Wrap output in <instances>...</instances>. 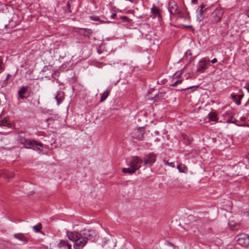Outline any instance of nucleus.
Listing matches in <instances>:
<instances>
[{
  "mask_svg": "<svg viewBox=\"0 0 249 249\" xmlns=\"http://www.w3.org/2000/svg\"><path fill=\"white\" fill-rule=\"evenodd\" d=\"M67 236L69 240L74 242V249H81L86 245L88 240L94 242L98 238V234L96 231L89 229H85L81 232L67 231Z\"/></svg>",
  "mask_w": 249,
  "mask_h": 249,
  "instance_id": "nucleus-1",
  "label": "nucleus"
},
{
  "mask_svg": "<svg viewBox=\"0 0 249 249\" xmlns=\"http://www.w3.org/2000/svg\"><path fill=\"white\" fill-rule=\"evenodd\" d=\"M18 141L23 145L25 148H33L34 150H41L42 148V143H38L32 139H27L25 137L24 133L21 131L18 133Z\"/></svg>",
  "mask_w": 249,
  "mask_h": 249,
  "instance_id": "nucleus-2",
  "label": "nucleus"
},
{
  "mask_svg": "<svg viewBox=\"0 0 249 249\" xmlns=\"http://www.w3.org/2000/svg\"><path fill=\"white\" fill-rule=\"evenodd\" d=\"M157 155L153 152L146 154L143 158L144 165L151 166L156 162Z\"/></svg>",
  "mask_w": 249,
  "mask_h": 249,
  "instance_id": "nucleus-3",
  "label": "nucleus"
},
{
  "mask_svg": "<svg viewBox=\"0 0 249 249\" xmlns=\"http://www.w3.org/2000/svg\"><path fill=\"white\" fill-rule=\"evenodd\" d=\"M222 14L221 10L216 9L210 15L209 20L213 24L216 23L221 20Z\"/></svg>",
  "mask_w": 249,
  "mask_h": 249,
  "instance_id": "nucleus-4",
  "label": "nucleus"
},
{
  "mask_svg": "<svg viewBox=\"0 0 249 249\" xmlns=\"http://www.w3.org/2000/svg\"><path fill=\"white\" fill-rule=\"evenodd\" d=\"M210 65L209 60L205 59L200 60L197 65L196 71L200 73L204 72Z\"/></svg>",
  "mask_w": 249,
  "mask_h": 249,
  "instance_id": "nucleus-5",
  "label": "nucleus"
},
{
  "mask_svg": "<svg viewBox=\"0 0 249 249\" xmlns=\"http://www.w3.org/2000/svg\"><path fill=\"white\" fill-rule=\"evenodd\" d=\"M142 162V159H141L138 156H134L132 158L128 165L129 166H131L133 168H134L136 171L138 169L140 168Z\"/></svg>",
  "mask_w": 249,
  "mask_h": 249,
  "instance_id": "nucleus-6",
  "label": "nucleus"
},
{
  "mask_svg": "<svg viewBox=\"0 0 249 249\" xmlns=\"http://www.w3.org/2000/svg\"><path fill=\"white\" fill-rule=\"evenodd\" d=\"M237 242L239 245L247 247L249 245V236L245 234H241L238 236Z\"/></svg>",
  "mask_w": 249,
  "mask_h": 249,
  "instance_id": "nucleus-7",
  "label": "nucleus"
},
{
  "mask_svg": "<svg viewBox=\"0 0 249 249\" xmlns=\"http://www.w3.org/2000/svg\"><path fill=\"white\" fill-rule=\"evenodd\" d=\"M168 11L171 15L178 14L180 13L178 5L173 0H170L169 2Z\"/></svg>",
  "mask_w": 249,
  "mask_h": 249,
  "instance_id": "nucleus-8",
  "label": "nucleus"
},
{
  "mask_svg": "<svg viewBox=\"0 0 249 249\" xmlns=\"http://www.w3.org/2000/svg\"><path fill=\"white\" fill-rule=\"evenodd\" d=\"M132 137L140 141L143 140L144 131L140 128H136L134 129L133 132L131 133Z\"/></svg>",
  "mask_w": 249,
  "mask_h": 249,
  "instance_id": "nucleus-9",
  "label": "nucleus"
},
{
  "mask_svg": "<svg viewBox=\"0 0 249 249\" xmlns=\"http://www.w3.org/2000/svg\"><path fill=\"white\" fill-rule=\"evenodd\" d=\"M205 5L203 4H201L197 9V14L196 15L197 20L201 21H202L205 16H204V12L205 10H208L207 8H206L205 10H203V8L205 7Z\"/></svg>",
  "mask_w": 249,
  "mask_h": 249,
  "instance_id": "nucleus-10",
  "label": "nucleus"
},
{
  "mask_svg": "<svg viewBox=\"0 0 249 249\" xmlns=\"http://www.w3.org/2000/svg\"><path fill=\"white\" fill-rule=\"evenodd\" d=\"M231 98L237 105H240L241 104V100L243 97L244 94L242 93L239 95H237L232 93L231 94Z\"/></svg>",
  "mask_w": 249,
  "mask_h": 249,
  "instance_id": "nucleus-11",
  "label": "nucleus"
},
{
  "mask_svg": "<svg viewBox=\"0 0 249 249\" xmlns=\"http://www.w3.org/2000/svg\"><path fill=\"white\" fill-rule=\"evenodd\" d=\"M14 237L24 243H27L28 242V238L22 233H15L14 235Z\"/></svg>",
  "mask_w": 249,
  "mask_h": 249,
  "instance_id": "nucleus-12",
  "label": "nucleus"
},
{
  "mask_svg": "<svg viewBox=\"0 0 249 249\" xmlns=\"http://www.w3.org/2000/svg\"><path fill=\"white\" fill-rule=\"evenodd\" d=\"M151 13L154 15L153 18H155L156 17H158L159 18H161L160 9L158 7L153 6L151 8Z\"/></svg>",
  "mask_w": 249,
  "mask_h": 249,
  "instance_id": "nucleus-13",
  "label": "nucleus"
},
{
  "mask_svg": "<svg viewBox=\"0 0 249 249\" xmlns=\"http://www.w3.org/2000/svg\"><path fill=\"white\" fill-rule=\"evenodd\" d=\"M122 172L124 173H127L129 175H131L136 172L135 169L129 166L128 168H123L122 169Z\"/></svg>",
  "mask_w": 249,
  "mask_h": 249,
  "instance_id": "nucleus-14",
  "label": "nucleus"
},
{
  "mask_svg": "<svg viewBox=\"0 0 249 249\" xmlns=\"http://www.w3.org/2000/svg\"><path fill=\"white\" fill-rule=\"evenodd\" d=\"M28 90V87L25 86H22L20 89L18 91V94L19 96V97L21 99H23L24 97L23 96V94H24Z\"/></svg>",
  "mask_w": 249,
  "mask_h": 249,
  "instance_id": "nucleus-15",
  "label": "nucleus"
},
{
  "mask_svg": "<svg viewBox=\"0 0 249 249\" xmlns=\"http://www.w3.org/2000/svg\"><path fill=\"white\" fill-rule=\"evenodd\" d=\"M110 92V90L107 89L103 93H102L100 98V102H103L105 101L108 96Z\"/></svg>",
  "mask_w": 249,
  "mask_h": 249,
  "instance_id": "nucleus-16",
  "label": "nucleus"
},
{
  "mask_svg": "<svg viewBox=\"0 0 249 249\" xmlns=\"http://www.w3.org/2000/svg\"><path fill=\"white\" fill-rule=\"evenodd\" d=\"M209 120L213 122H216L218 120L217 115L214 112H210L208 114Z\"/></svg>",
  "mask_w": 249,
  "mask_h": 249,
  "instance_id": "nucleus-17",
  "label": "nucleus"
},
{
  "mask_svg": "<svg viewBox=\"0 0 249 249\" xmlns=\"http://www.w3.org/2000/svg\"><path fill=\"white\" fill-rule=\"evenodd\" d=\"M81 30L84 31L83 35L85 36H88L89 37L93 33L92 30L90 29L81 28Z\"/></svg>",
  "mask_w": 249,
  "mask_h": 249,
  "instance_id": "nucleus-18",
  "label": "nucleus"
},
{
  "mask_svg": "<svg viewBox=\"0 0 249 249\" xmlns=\"http://www.w3.org/2000/svg\"><path fill=\"white\" fill-rule=\"evenodd\" d=\"M177 168L180 173H186L187 171V168L184 164H180L177 166Z\"/></svg>",
  "mask_w": 249,
  "mask_h": 249,
  "instance_id": "nucleus-19",
  "label": "nucleus"
},
{
  "mask_svg": "<svg viewBox=\"0 0 249 249\" xmlns=\"http://www.w3.org/2000/svg\"><path fill=\"white\" fill-rule=\"evenodd\" d=\"M68 242L65 240H60L59 243L57 244L59 248H65L67 247Z\"/></svg>",
  "mask_w": 249,
  "mask_h": 249,
  "instance_id": "nucleus-20",
  "label": "nucleus"
},
{
  "mask_svg": "<svg viewBox=\"0 0 249 249\" xmlns=\"http://www.w3.org/2000/svg\"><path fill=\"white\" fill-rule=\"evenodd\" d=\"M89 18L92 20L99 21L100 23H110L109 21L101 20L99 17L97 16H90Z\"/></svg>",
  "mask_w": 249,
  "mask_h": 249,
  "instance_id": "nucleus-21",
  "label": "nucleus"
},
{
  "mask_svg": "<svg viewBox=\"0 0 249 249\" xmlns=\"http://www.w3.org/2000/svg\"><path fill=\"white\" fill-rule=\"evenodd\" d=\"M33 230L36 232H40L42 229V225L41 223H38L36 225L34 226L33 227Z\"/></svg>",
  "mask_w": 249,
  "mask_h": 249,
  "instance_id": "nucleus-22",
  "label": "nucleus"
},
{
  "mask_svg": "<svg viewBox=\"0 0 249 249\" xmlns=\"http://www.w3.org/2000/svg\"><path fill=\"white\" fill-rule=\"evenodd\" d=\"M120 18L124 22L129 23L130 21H132V19L129 18L125 16H121Z\"/></svg>",
  "mask_w": 249,
  "mask_h": 249,
  "instance_id": "nucleus-23",
  "label": "nucleus"
},
{
  "mask_svg": "<svg viewBox=\"0 0 249 249\" xmlns=\"http://www.w3.org/2000/svg\"><path fill=\"white\" fill-rule=\"evenodd\" d=\"M2 125H8L10 128H14V126L10 123H8V121L6 120H3L1 122Z\"/></svg>",
  "mask_w": 249,
  "mask_h": 249,
  "instance_id": "nucleus-24",
  "label": "nucleus"
},
{
  "mask_svg": "<svg viewBox=\"0 0 249 249\" xmlns=\"http://www.w3.org/2000/svg\"><path fill=\"white\" fill-rule=\"evenodd\" d=\"M166 92H159L158 94L155 95V98H162L164 97Z\"/></svg>",
  "mask_w": 249,
  "mask_h": 249,
  "instance_id": "nucleus-25",
  "label": "nucleus"
},
{
  "mask_svg": "<svg viewBox=\"0 0 249 249\" xmlns=\"http://www.w3.org/2000/svg\"><path fill=\"white\" fill-rule=\"evenodd\" d=\"M236 120L232 116H230L229 119L227 120V122L228 123L235 124Z\"/></svg>",
  "mask_w": 249,
  "mask_h": 249,
  "instance_id": "nucleus-26",
  "label": "nucleus"
},
{
  "mask_svg": "<svg viewBox=\"0 0 249 249\" xmlns=\"http://www.w3.org/2000/svg\"><path fill=\"white\" fill-rule=\"evenodd\" d=\"M163 162H164V164H165L166 165L170 166L172 167H174L175 166L174 162H169L168 161H167L166 160H164Z\"/></svg>",
  "mask_w": 249,
  "mask_h": 249,
  "instance_id": "nucleus-27",
  "label": "nucleus"
},
{
  "mask_svg": "<svg viewBox=\"0 0 249 249\" xmlns=\"http://www.w3.org/2000/svg\"><path fill=\"white\" fill-rule=\"evenodd\" d=\"M182 80L181 79H178L175 81L173 84H171L170 85L171 86L175 87L177 85L181 84L182 83Z\"/></svg>",
  "mask_w": 249,
  "mask_h": 249,
  "instance_id": "nucleus-28",
  "label": "nucleus"
},
{
  "mask_svg": "<svg viewBox=\"0 0 249 249\" xmlns=\"http://www.w3.org/2000/svg\"><path fill=\"white\" fill-rule=\"evenodd\" d=\"M14 174L12 172L9 173L8 175H6V177L9 179L14 178Z\"/></svg>",
  "mask_w": 249,
  "mask_h": 249,
  "instance_id": "nucleus-29",
  "label": "nucleus"
},
{
  "mask_svg": "<svg viewBox=\"0 0 249 249\" xmlns=\"http://www.w3.org/2000/svg\"><path fill=\"white\" fill-rule=\"evenodd\" d=\"M2 61L0 59V73H1L4 70V68L2 67Z\"/></svg>",
  "mask_w": 249,
  "mask_h": 249,
  "instance_id": "nucleus-30",
  "label": "nucleus"
},
{
  "mask_svg": "<svg viewBox=\"0 0 249 249\" xmlns=\"http://www.w3.org/2000/svg\"><path fill=\"white\" fill-rule=\"evenodd\" d=\"M193 87L198 88V86H194V87L191 86V87H186V88L181 89L180 90H187V89H192Z\"/></svg>",
  "mask_w": 249,
  "mask_h": 249,
  "instance_id": "nucleus-31",
  "label": "nucleus"
},
{
  "mask_svg": "<svg viewBox=\"0 0 249 249\" xmlns=\"http://www.w3.org/2000/svg\"><path fill=\"white\" fill-rule=\"evenodd\" d=\"M182 26H183V27L184 28H191V29H193V26L192 25H182Z\"/></svg>",
  "mask_w": 249,
  "mask_h": 249,
  "instance_id": "nucleus-32",
  "label": "nucleus"
},
{
  "mask_svg": "<svg viewBox=\"0 0 249 249\" xmlns=\"http://www.w3.org/2000/svg\"><path fill=\"white\" fill-rule=\"evenodd\" d=\"M116 16L117 14L115 13H113L111 15L110 18L112 19H114Z\"/></svg>",
  "mask_w": 249,
  "mask_h": 249,
  "instance_id": "nucleus-33",
  "label": "nucleus"
},
{
  "mask_svg": "<svg viewBox=\"0 0 249 249\" xmlns=\"http://www.w3.org/2000/svg\"><path fill=\"white\" fill-rule=\"evenodd\" d=\"M245 88L248 90L249 92V83H247L245 86Z\"/></svg>",
  "mask_w": 249,
  "mask_h": 249,
  "instance_id": "nucleus-34",
  "label": "nucleus"
},
{
  "mask_svg": "<svg viewBox=\"0 0 249 249\" xmlns=\"http://www.w3.org/2000/svg\"><path fill=\"white\" fill-rule=\"evenodd\" d=\"M55 98L56 100L57 101V105H59L60 103V101L59 100V98H58L57 95H55Z\"/></svg>",
  "mask_w": 249,
  "mask_h": 249,
  "instance_id": "nucleus-35",
  "label": "nucleus"
},
{
  "mask_svg": "<svg viewBox=\"0 0 249 249\" xmlns=\"http://www.w3.org/2000/svg\"><path fill=\"white\" fill-rule=\"evenodd\" d=\"M174 76H175V77H173V80H174L175 79H178V78H180V74H179L176 76H175V75H174Z\"/></svg>",
  "mask_w": 249,
  "mask_h": 249,
  "instance_id": "nucleus-36",
  "label": "nucleus"
},
{
  "mask_svg": "<svg viewBox=\"0 0 249 249\" xmlns=\"http://www.w3.org/2000/svg\"><path fill=\"white\" fill-rule=\"evenodd\" d=\"M217 59H216V58H214L213 59L211 60V62H212V63H213H213H216V62H217Z\"/></svg>",
  "mask_w": 249,
  "mask_h": 249,
  "instance_id": "nucleus-37",
  "label": "nucleus"
},
{
  "mask_svg": "<svg viewBox=\"0 0 249 249\" xmlns=\"http://www.w3.org/2000/svg\"><path fill=\"white\" fill-rule=\"evenodd\" d=\"M67 247H68V249H72L71 248V245L68 242V244L67 245Z\"/></svg>",
  "mask_w": 249,
  "mask_h": 249,
  "instance_id": "nucleus-38",
  "label": "nucleus"
},
{
  "mask_svg": "<svg viewBox=\"0 0 249 249\" xmlns=\"http://www.w3.org/2000/svg\"><path fill=\"white\" fill-rule=\"evenodd\" d=\"M246 158L248 160V161L249 163V154L246 155Z\"/></svg>",
  "mask_w": 249,
  "mask_h": 249,
  "instance_id": "nucleus-39",
  "label": "nucleus"
},
{
  "mask_svg": "<svg viewBox=\"0 0 249 249\" xmlns=\"http://www.w3.org/2000/svg\"><path fill=\"white\" fill-rule=\"evenodd\" d=\"M10 76V74H7V77H6V79L4 80V82L6 81L8 79V78H9V76Z\"/></svg>",
  "mask_w": 249,
  "mask_h": 249,
  "instance_id": "nucleus-40",
  "label": "nucleus"
},
{
  "mask_svg": "<svg viewBox=\"0 0 249 249\" xmlns=\"http://www.w3.org/2000/svg\"><path fill=\"white\" fill-rule=\"evenodd\" d=\"M246 15L249 18V10L246 12Z\"/></svg>",
  "mask_w": 249,
  "mask_h": 249,
  "instance_id": "nucleus-41",
  "label": "nucleus"
},
{
  "mask_svg": "<svg viewBox=\"0 0 249 249\" xmlns=\"http://www.w3.org/2000/svg\"><path fill=\"white\" fill-rule=\"evenodd\" d=\"M197 0H192V2H193V3L196 4V3H197Z\"/></svg>",
  "mask_w": 249,
  "mask_h": 249,
  "instance_id": "nucleus-42",
  "label": "nucleus"
},
{
  "mask_svg": "<svg viewBox=\"0 0 249 249\" xmlns=\"http://www.w3.org/2000/svg\"><path fill=\"white\" fill-rule=\"evenodd\" d=\"M67 6H68V7L69 8H70V4L69 2H68V3H67Z\"/></svg>",
  "mask_w": 249,
  "mask_h": 249,
  "instance_id": "nucleus-43",
  "label": "nucleus"
},
{
  "mask_svg": "<svg viewBox=\"0 0 249 249\" xmlns=\"http://www.w3.org/2000/svg\"><path fill=\"white\" fill-rule=\"evenodd\" d=\"M229 225L230 226L231 230H234V228L231 227V224L229 223Z\"/></svg>",
  "mask_w": 249,
  "mask_h": 249,
  "instance_id": "nucleus-44",
  "label": "nucleus"
},
{
  "mask_svg": "<svg viewBox=\"0 0 249 249\" xmlns=\"http://www.w3.org/2000/svg\"><path fill=\"white\" fill-rule=\"evenodd\" d=\"M188 141H189V143H190L191 141L190 140H188Z\"/></svg>",
  "mask_w": 249,
  "mask_h": 249,
  "instance_id": "nucleus-45",
  "label": "nucleus"
},
{
  "mask_svg": "<svg viewBox=\"0 0 249 249\" xmlns=\"http://www.w3.org/2000/svg\"><path fill=\"white\" fill-rule=\"evenodd\" d=\"M138 0H136V3L137 2V1H138Z\"/></svg>",
  "mask_w": 249,
  "mask_h": 249,
  "instance_id": "nucleus-46",
  "label": "nucleus"
}]
</instances>
